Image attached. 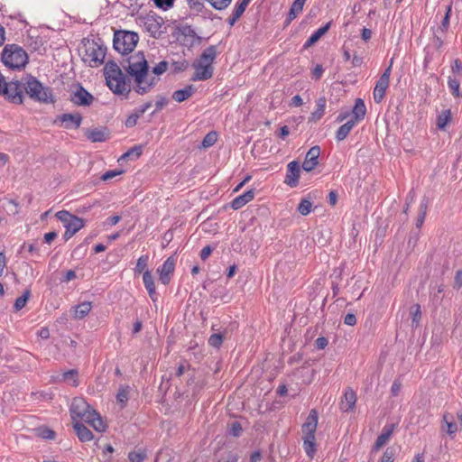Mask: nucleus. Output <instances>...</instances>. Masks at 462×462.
Returning <instances> with one entry per match:
<instances>
[{
    "instance_id": "1",
    "label": "nucleus",
    "mask_w": 462,
    "mask_h": 462,
    "mask_svg": "<svg viewBox=\"0 0 462 462\" xmlns=\"http://www.w3.org/2000/svg\"><path fill=\"white\" fill-rule=\"evenodd\" d=\"M127 71L134 79V90L139 95L149 93L160 81L149 74V65L142 52L131 56Z\"/></svg>"
},
{
    "instance_id": "2",
    "label": "nucleus",
    "mask_w": 462,
    "mask_h": 462,
    "mask_svg": "<svg viewBox=\"0 0 462 462\" xmlns=\"http://www.w3.org/2000/svg\"><path fill=\"white\" fill-rule=\"evenodd\" d=\"M70 414L74 422L78 421L77 420H83L98 432H104L106 429L101 416L81 397L72 400Z\"/></svg>"
},
{
    "instance_id": "3",
    "label": "nucleus",
    "mask_w": 462,
    "mask_h": 462,
    "mask_svg": "<svg viewBox=\"0 0 462 462\" xmlns=\"http://www.w3.org/2000/svg\"><path fill=\"white\" fill-rule=\"evenodd\" d=\"M104 75L107 87L115 94L128 95L131 90L130 85L126 82L125 76L116 62L109 61L105 65Z\"/></svg>"
},
{
    "instance_id": "4",
    "label": "nucleus",
    "mask_w": 462,
    "mask_h": 462,
    "mask_svg": "<svg viewBox=\"0 0 462 462\" xmlns=\"http://www.w3.org/2000/svg\"><path fill=\"white\" fill-rule=\"evenodd\" d=\"M217 47L211 45L206 48L199 58L193 62L195 72L191 78L193 81L209 79L214 71L213 62L217 57Z\"/></svg>"
},
{
    "instance_id": "5",
    "label": "nucleus",
    "mask_w": 462,
    "mask_h": 462,
    "mask_svg": "<svg viewBox=\"0 0 462 462\" xmlns=\"http://www.w3.org/2000/svg\"><path fill=\"white\" fill-rule=\"evenodd\" d=\"M25 93L34 101L52 103L53 96L49 87L43 86L35 77L27 75L23 78Z\"/></svg>"
},
{
    "instance_id": "6",
    "label": "nucleus",
    "mask_w": 462,
    "mask_h": 462,
    "mask_svg": "<svg viewBox=\"0 0 462 462\" xmlns=\"http://www.w3.org/2000/svg\"><path fill=\"white\" fill-rule=\"evenodd\" d=\"M3 63L13 69H21L28 63L26 51L17 44H7L2 52Z\"/></svg>"
},
{
    "instance_id": "7",
    "label": "nucleus",
    "mask_w": 462,
    "mask_h": 462,
    "mask_svg": "<svg viewBox=\"0 0 462 462\" xmlns=\"http://www.w3.org/2000/svg\"><path fill=\"white\" fill-rule=\"evenodd\" d=\"M106 51L102 44L88 40L83 42L82 60L90 67H98L104 62Z\"/></svg>"
},
{
    "instance_id": "8",
    "label": "nucleus",
    "mask_w": 462,
    "mask_h": 462,
    "mask_svg": "<svg viewBox=\"0 0 462 462\" xmlns=\"http://www.w3.org/2000/svg\"><path fill=\"white\" fill-rule=\"evenodd\" d=\"M138 41L139 36L136 32L119 31L114 34L113 45L116 51L125 55L134 51Z\"/></svg>"
},
{
    "instance_id": "9",
    "label": "nucleus",
    "mask_w": 462,
    "mask_h": 462,
    "mask_svg": "<svg viewBox=\"0 0 462 462\" xmlns=\"http://www.w3.org/2000/svg\"><path fill=\"white\" fill-rule=\"evenodd\" d=\"M56 217L59 220H60V222H62L64 227L66 228L64 234L66 239L73 236L85 226V222L82 218L74 216L66 210H60L57 212Z\"/></svg>"
},
{
    "instance_id": "10",
    "label": "nucleus",
    "mask_w": 462,
    "mask_h": 462,
    "mask_svg": "<svg viewBox=\"0 0 462 462\" xmlns=\"http://www.w3.org/2000/svg\"><path fill=\"white\" fill-rule=\"evenodd\" d=\"M23 80L6 82L1 95L14 104H22L23 101Z\"/></svg>"
},
{
    "instance_id": "11",
    "label": "nucleus",
    "mask_w": 462,
    "mask_h": 462,
    "mask_svg": "<svg viewBox=\"0 0 462 462\" xmlns=\"http://www.w3.org/2000/svg\"><path fill=\"white\" fill-rule=\"evenodd\" d=\"M391 66H389L384 72L381 75L379 79L377 80L375 87L374 88L373 96L375 103L379 104L383 101L385 92L389 88L390 84V76H391Z\"/></svg>"
},
{
    "instance_id": "12",
    "label": "nucleus",
    "mask_w": 462,
    "mask_h": 462,
    "mask_svg": "<svg viewBox=\"0 0 462 462\" xmlns=\"http://www.w3.org/2000/svg\"><path fill=\"white\" fill-rule=\"evenodd\" d=\"M162 18L156 15H149L143 22L144 29L154 38L159 37L162 33Z\"/></svg>"
},
{
    "instance_id": "13",
    "label": "nucleus",
    "mask_w": 462,
    "mask_h": 462,
    "mask_svg": "<svg viewBox=\"0 0 462 462\" xmlns=\"http://www.w3.org/2000/svg\"><path fill=\"white\" fill-rule=\"evenodd\" d=\"M176 260L173 257L167 258L162 265L157 269L160 281L163 284H169L175 269Z\"/></svg>"
},
{
    "instance_id": "14",
    "label": "nucleus",
    "mask_w": 462,
    "mask_h": 462,
    "mask_svg": "<svg viewBox=\"0 0 462 462\" xmlns=\"http://www.w3.org/2000/svg\"><path fill=\"white\" fill-rule=\"evenodd\" d=\"M318 412L316 410H311L302 425L303 438H315V432L318 426Z\"/></svg>"
},
{
    "instance_id": "15",
    "label": "nucleus",
    "mask_w": 462,
    "mask_h": 462,
    "mask_svg": "<svg viewBox=\"0 0 462 462\" xmlns=\"http://www.w3.org/2000/svg\"><path fill=\"white\" fill-rule=\"evenodd\" d=\"M300 171V164L298 162L292 161L289 162L284 183L291 188L297 187L299 184Z\"/></svg>"
},
{
    "instance_id": "16",
    "label": "nucleus",
    "mask_w": 462,
    "mask_h": 462,
    "mask_svg": "<svg viewBox=\"0 0 462 462\" xmlns=\"http://www.w3.org/2000/svg\"><path fill=\"white\" fill-rule=\"evenodd\" d=\"M70 100L78 106H90L94 97L83 87L79 86L76 91L71 94Z\"/></svg>"
},
{
    "instance_id": "17",
    "label": "nucleus",
    "mask_w": 462,
    "mask_h": 462,
    "mask_svg": "<svg viewBox=\"0 0 462 462\" xmlns=\"http://www.w3.org/2000/svg\"><path fill=\"white\" fill-rule=\"evenodd\" d=\"M180 36L182 37L183 44L194 46L200 43L201 38L189 25H184L179 29Z\"/></svg>"
},
{
    "instance_id": "18",
    "label": "nucleus",
    "mask_w": 462,
    "mask_h": 462,
    "mask_svg": "<svg viewBox=\"0 0 462 462\" xmlns=\"http://www.w3.org/2000/svg\"><path fill=\"white\" fill-rule=\"evenodd\" d=\"M320 154V148L319 146H313L311 147L306 156L305 160L302 163V168L306 171H311L319 163V157Z\"/></svg>"
},
{
    "instance_id": "19",
    "label": "nucleus",
    "mask_w": 462,
    "mask_h": 462,
    "mask_svg": "<svg viewBox=\"0 0 462 462\" xmlns=\"http://www.w3.org/2000/svg\"><path fill=\"white\" fill-rule=\"evenodd\" d=\"M58 119L67 129L79 128L82 121L79 114H63Z\"/></svg>"
},
{
    "instance_id": "20",
    "label": "nucleus",
    "mask_w": 462,
    "mask_h": 462,
    "mask_svg": "<svg viewBox=\"0 0 462 462\" xmlns=\"http://www.w3.org/2000/svg\"><path fill=\"white\" fill-rule=\"evenodd\" d=\"M143 282L145 289L148 291V294L152 301H156L158 299V295L156 292V288L154 284V281L152 275V273L149 270H146L143 274Z\"/></svg>"
},
{
    "instance_id": "21",
    "label": "nucleus",
    "mask_w": 462,
    "mask_h": 462,
    "mask_svg": "<svg viewBox=\"0 0 462 462\" xmlns=\"http://www.w3.org/2000/svg\"><path fill=\"white\" fill-rule=\"evenodd\" d=\"M356 402V394L352 389L346 391L343 400L340 403V409L344 412L351 411Z\"/></svg>"
},
{
    "instance_id": "22",
    "label": "nucleus",
    "mask_w": 462,
    "mask_h": 462,
    "mask_svg": "<svg viewBox=\"0 0 462 462\" xmlns=\"http://www.w3.org/2000/svg\"><path fill=\"white\" fill-rule=\"evenodd\" d=\"M254 198V189H249L245 191L244 194L237 196L231 202V207L234 209H239L244 207L248 202L252 201Z\"/></svg>"
},
{
    "instance_id": "23",
    "label": "nucleus",
    "mask_w": 462,
    "mask_h": 462,
    "mask_svg": "<svg viewBox=\"0 0 462 462\" xmlns=\"http://www.w3.org/2000/svg\"><path fill=\"white\" fill-rule=\"evenodd\" d=\"M393 431V425L385 426L382 433L377 437L375 443L373 447L374 450L380 449L383 446H384L388 440L390 439Z\"/></svg>"
},
{
    "instance_id": "24",
    "label": "nucleus",
    "mask_w": 462,
    "mask_h": 462,
    "mask_svg": "<svg viewBox=\"0 0 462 462\" xmlns=\"http://www.w3.org/2000/svg\"><path fill=\"white\" fill-rule=\"evenodd\" d=\"M442 429L445 430L449 436H453L458 430L457 422L452 414H444Z\"/></svg>"
},
{
    "instance_id": "25",
    "label": "nucleus",
    "mask_w": 462,
    "mask_h": 462,
    "mask_svg": "<svg viewBox=\"0 0 462 462\" xmlns=\"http://www.w3.org/2000/svg\"><path fill=\"white\" fill-rule=\"evenodd\" d=\"M86 136L92 143L105 142L108 137V133L105 129H89L86 132Z\"/></svg>"
},
{
    "instance_id": "26",
    "label": "nucleus",
    "mask_w": 462,
    "mask_h": 462,
    "mask_svg": "<svg viewBox=\"0 0 462 462\" xmlns=\"http://www.w3.org/2000/svg\"><path fill=\"white\" fill-rule=\"evenodd\" d=\"M74 430L77 432L79 439L83 441H90L93 439L92 432L81 422L75 421L73 424Z\"/></svg>"
},
{
    "instance_id": "27",
    "label": "nucleus",
    "mask_w": 462,
    "mask_h": 462,
    "mask_svg": "<svg viewBox=\"0 0 462 462\" xmlns=\"http://www.w3.org/2000/svg\"><path fill=\"white\" fill-rule=\"evenodd\" d=\"M194 92H195L194 87L191 85H189V86H186L182 89L174 91L172 94V98L176 102L180 103V102H183V101L189 99L194 94Z\"/></svg>"
},
{
    "instance_id": "28",
    "label": "nucleus",
    "mask_w": 462,
    "mask_h": 462,
    "mask_svg": "<svg viewBox=\"0 0 462 462\" xmlns=\"http://www.w3.org/2000/svg\"><path fill=\"white\" fill-rule=\"evenodd\" d=\"M330 23H326L324 26L315 31L310 37L304 43L305 48H309L315 44L329 29Z\"/></svg>"
},
{
    "instance_id": "29",
    "label": "nucleus",
    "mask_w": 462,
    "mask_h": 462,
    "mask_svg": "<svg viewBox=\"0 0 462 462\" xmlns=\"http://www.w3.org/2000/svg\"><path fill=\"white\" fill-rule=\"evenodd\" d=\"M356 125V120L354 119H349L346 123L342 125L337 131V140L343 141L344 139H346Z\"/></svg>"
},
{
    "instance_id": "30",
    "label": "nucleus",
    "mask_w": 462,
    "mask_h": 462,
    "mask_svg": "<svg viewBox=\"0 0 462 462\" xmlns=\"http://www.w3.org/2000/svg\"><path fill=\"white\" fill-rule=\"evenodd\" d=\"M366 113V107L365 102L361 98H357L356 100L355 106L353 108L354 116L351 119L356 120V124L357 121L363 119Z\"/></svg>"
},
{
    "instance_id": "31",
    "label": "nucleus",
    "mask_w": 462,
    "mask_h": 462,
    "mask_svg": "<svg viewBox=\"0 0 462 462\" xmlns=\"http://www.w3.org/2000/svg\"><path fill=\"white\" fill-rule=\"evenodd\" d=\"M92 309V303L90 301H84L75 307L74 318L81 319L86 317Z\"/></svg>"
},
{
    "instance_id": "32",
    "label": "nucleus",
    "mask_w": 462,
    "mask_h": 462,
    "mask_svg": "<svg viewBox=\"0 0 462 462\" xmlns=\"http://www.w3.org/2000/svg\"><path fill=\"white\" fill-rule=\"evenodd\" d=\"M460 79L456 76H449L448 79V86L449 90L451 91L452 95L455 97H460Z\"/></svg>"
},
{
    "instance_id": "33",
    "label": "nucleus",
    "mask_w": 462,
    "mask_h": 462,
    "mask_svg": "<svg viewBox=\"0 0 462 462\" xmlns=\"http://www.w3.org/2000/svg\"><path fill=\"white\" fill-rule=\"evenodd\" d=\"M62 380L70 386L77 387L79 385V372L71 369L62 374Z\"/></svg>"
},
{
    "instance_id": "34",
    "label": "nucleus",
    "mask_w": 462,
    "mask_h": 462,
    "mask_svg": "<svg viewBox=\"0 0 462 462\" xmlns=\"http://www.w3.org/2000/svg\"><path fill=\"white\" fill-rule=\"evenodd\" d=\"M326 103L327 101L325 97H319L316 101V109L311 113V118L314 121L319 120L323 116L325 113Z\"/></svg>"
},
{
    "instance_id": "35",
    "label": "nucleus",
    "mask_w": 462,
    "mask_h": 462,
    "mask_svg": "<svg viewBox=\"0 0 462 462\" xmlns=\"http://www.w3.org/2000/svg\"><path fill=\"white\" fill-rule=\"evenodd\" d=\"M303 448L310 458L316 453V438H303Z\"/></svg>"
},
{
    "instance_id": "36",
    "label": "nucleus",
    "mask_w": 462,
    "mask_h": 462,
    "mask_svg": "<svg viewBox=\"0 0 462 462\" xmlns=\"http://www.w3.org/2000/svg\"><path fill=\"white\" fill-rule=\"evenodd\" d=\"M246 6L241 2L237 3L233 10L231 16L228 18V23L230 25H234L235 23L244 14Z\"/></svg>"
},
{
    "instance_id": "37",
    "label": "nucleus",
    "mask_w": 462,
    "mask_h": 462,
    "mask_svg": "<svg viewBox=\"0 0 462 462\" xmlns=\"http://www.w3.org/2000/svg\"><path fill=\"white\" fill-rule=\"evenodd\" d=\"M451 113L450 110L442 111L437 118V126L440 130H444L448 123L450 121Z\"/></svg>"
},
{
    "instance_id": "38",
    "label": "nucleus",
    "mask_w": 462,
    "mask_h": 462,
    "mask_svg": "<svg viewBox=\"0 0 462 462\" xmlns=\"http://www.w3.org/2000/svg\"><path fill=\"white\" fill-rule=\"evenodd\" d=\"M427 208H428V202H427V200L423 199L420 202L419 214H418V217L416 219V227L417 228H420L424 223L426 213H427Z\"/></svg>"
},
{
    "instance_id": "39",
    "label": "nucleus",
    "mask_w": 462,
    "mask_h": 462,
    "mask_svg": "<svg viewBox=\"0 0 462 462\" xmlns=\"http://www.w3.org/2000/svg\"><path fill=\"white\" fill-rule=\"evenodd\" d=\"M147 457V454L143 449L131 451L128 454L130 462H143Z\"/></svg>"
},
{
    "instance_id": "40",
    "label": "nucleus",
    "mask_w": 462,
    "mask_h": 462,
    "mask_svg": "<svg viewBox=\"0 0 462 462\" xmlns=\"http://www.w3.org/2000/svg\"><path fill=\"white\" fill-rule=\"evenodd\" d=\"M30 295H31L30 290H26V291H24V292L23 293V295L21 297L16 299V300L14 302V308L16 311L21 310L26 305V303L30 298Z\"/></svg>"
},
{
    "instance_id": "41",
    "label": "nucleus",
    "mask_w": 462,
    "mask_h": 462,
    "mask_svg": "<svg viewBox=\"0 0 462 462\" xmlns=\"http://www.w3.org/2000/svg\"><path fill=\"white\" fill-rule=\"evenodd\" d=\"M148 261L149 256L147 254L140 256L134 268L135 273H143L147 270Z\"/></svg>"
},
{
    "instance_id": "42",
    "label": "nucleus",
    "mask_w": 462,
    "mask_h": 462,
    "mask_svg": "<svg viewBox=\"0 0 462 462\" xmlns=\"http://www.w3.org/2000/svg\"><path fill=\"white\" fill-rule=\"evenodd\" d=\"M128 395H129V386H122L120 387L117 394H116V400L121 404L122 407H124L127 401H128Z\"/></svg>"
},
{
    "instance_id": "43",
    "label": "nucleus",
    "mask_w": 462,
    "mask_h": 462,
    "mask_svg": "<svg viewBox=\"0 0 462 462\" xmlns=\"http://www.w3.org/2000/svg\"><path fill=\"white\" fill-rule=\"evenodd\" d=\"M168 65V62L165 60L160 61L158 64H156L152 70V73L153 74L152 77L160 79V76L167 71Z\"/></svg>"
},
{
    "instance_id": "44",
    "label": "nucleus",
    "mask_w": 462,
    "mask_h": 462,
    "mask_svg": "<svg viewBox=\"0 0 462 462\" xmlns=\"http://www.w3.org/2000/svg\"><path fill=\"white\" fill-rule=\"evenodd\" d=\"M311 209H312V203L309 199H302L298 206V211L302 216L309 215L311 212Z\"/></svg>"
},
{
    "instance_id": "45",
    "label": "nucleus",
    "mask_w": 462,
    "mask_h": 462,
    "mask_svg": "<svg viewBox=\"0 0 462 462\" xmlns=\"http://www.w3.org/2000/svg\"><path fill=\"white\" fill-rule=\"evenodd\" d=\"M217 140V134L214 131L209 132L206 134L202 141V146L205 148H208L216 143Z\"/></svg>"
},
{
    "instance_id": "46",
    "label": "nucleus",
    "mask_w": 462,
    "mask_h": 462,
    "mask_svg": "<svg viewBox=\"0 0 462 462\" xmlns=\"http://www.w3.org/2000/svg\"><path fill=\"white\" fill-rule=\"evenodd\" d=\"M155 6L159 9H162L163 11H167L169 9H171L173 5H174V2L175 0H152Z\"/></svg>"
},
{
    "instance_id": "47",
    "label": "nucleus",
    "mask_w": 462,
    "mask_h": 462,
    "mask_svg": "<svg viewBox=\"0 0 462 462\" xmlns=\"http://www.w3.org/2000/svg\"><path fill=\"white\" fill-rule=\"evenodd\" d=\"M215 9H226L232 2V0H207Z\"/></svg>"
},
{
    "instance_id": "48",
    "label": "nucleus",
    "mask_w": 462,
    "mask_h": 462,
    "mask_svg": "<svg viewBox=\"0 0 462 462\" xmlns=\"http://www.w3.org/2000/svg\"><path fill=\"white\" fill-rule=\"evenodd\" d=\"M223 343V337L221 334H213L208 338V344L211 346L218 348Z\"/></svg>"
},
{
    "instance_id": "49",
    "label": "nucleus",
    "mask_w": 462,
    "mask_h": 462,
    "mask_svg": "<svg viewBox=\"0 0 462 462\" xmlns=\"http://www.w3.org/2000/svg\"><path fill=\"white\" fill-rule=\"evenodd\" d=\"M411 314L412 316V324H415L417 326L421 317L420 305H414L411 308Z\"/></svg>"
},
{
    "instance_id": "50",
    "label": "nucleus",
    "mask_w": 462,
    "mask_h": 462,
    "mask_svg": "<svg viewBox=\"0 0 462 462\" xmlns=\"http://www.w3.org/2000/svg\"><path fill=\"white\" fill-rule=\"evenodd\" d=\"M450 14H451V5H448L446 14L441 22V26L439 28L442 32H445L448 28Z\"/></svg>"
},
{
    "instance_id": "51",
    "label": "nucleus",
    "mask_w": 462,
    "mask_h": 462,
    "mask_svg": "<svg viewBox=\"0 0 462 462\" xmlns=\"http://www.w3.org/2000/svg\"><path fill=\"white\" fill-rule=\"evenodd\" d=\"M451 70L453 76L462 78V62L459 60H456L451 66Z\"/></svg>"
},
{
    "instance_id": "52",
    "label": "nucleus",
    "mask_w": 462,
    "mask_h": 462,
    "mask_svg": "<svg viewBox=\"0 0 462 462\" xmlns=\"http://www.w3.org/2000/svg\"><path fill=\"white\" fill-rule=\"evenodd\" d=\"M169 103L167 97L163 96H158L155 101V111L152 113H156L160 110H162L165 106H167Z\"/></svg>"
},
{
    "instance_id": "53",
    "label": "nucleus",
    "mask_w": 462,
    "mask_h": 462,
    "mask_svg": "<svg viewBox=\"0 0 462 462\" xmlns=\"http://www.w3.org/2000/svg\"><path fill=\"white\" fill-rule=\"evenodd\" d=\"M242 432V426L238 421H234L230 425L229 434L234 437H238Z\"/></svg>"
},
{
    "instance_id": "54",
    "label": "nucleus",
    "mask_w": 462,
    "mask_h": 462,
    "mask_svg": "<svg viewBox=\"0 0 462 462\" xmlns=\"http://www.w3.org/2000/svg\"><path fill=\"white\" fill-rule=\"evenodd\" d=\"M123 172H124V171H122V170H119V171H117V170L107 171L106 172H105L102 175L101 180L106 181V180H112L113 178H115L116 176L121 175Z\"/></svg>"
},
{
    "instance_id": "55",
    "label": "nucleus",
    "mask_w": 462,
    "mask_h": 462,
    "mask_svg": "<svg viewBox=\"0 0 462 462\" xmlns=\"http://www.w3.org/2000/svg\"><path fill=\"white\" fill-rule=\"evenodd\" d=\"M140 116L134 111L132 115H130L125 120L126 127H133L136 125Z\"/></svg>"
},
{
    "instance_id": "56",
    "label": "nucleus",
    "mask_w": 462,
    "mask_h": 462,
    "mask_svg": "<svg viewBox=\"0 0 462 462\" xmlns=\"http://www.w3.org/2000/svg\"><path fill=\"white\" fill-rule=\"evenodd\" d=\"M394 452L392 448H387L381 458L380 462H393Z\"/></svg>"
},
{
    "instance_id": "57",
    "label": "nucleus",
    "mask_w": 462,
    "mask_h": 462,
    "mask_svg": "<svg viewBox=\"0 0 462 462\" xmlns=\"http://www.w3.org/2000/svg\"><path fill=\"white\" fill-rule=\"evenodd\" d=\"M323 67L319 64L316 65L312 70V76L315 79H319L323 74Z\"/></svg>"
},
{
    "instance_id": "58",
    "label": "nucleus",
    "mask_w": 462,
    "mask_h": 462,
    "mask_svg": "<svg viewBox=\"0 0 462 462\" xmlns=\"http://www.w3.org/2000/svg\"><path fill=\"white\" fill-rule=\"evenodd\" d=\"M344 323L348 326H354L356 323V318L354 314L348 313L344 318Z\"/></svg>"
},
{
    "instance_id": "59",
    "label": "nucleus",
    "mask_w": 462,
    "mask_h": 462,
    "mask_svg": "<svg viewBox=\"0 0 462 462\" xmlns=\"http://www.w3.org/2000/svg\"><path fill=\"white\" fill-rule=\"evenodd\" d=\"M152 106L151 102H146L143 105L140 106L139 107L135 108V112L142 116Z\"/></svg>"
},
{
    "instance_id": "60",
    "label": "nucleus",
    "mask_w": 462,
    "mask_h": 462,
    "mask_svg": "<svg viewBox=\"0 0 462 462\" xmlns=\"http://www.w3.org/2000/svg\"><path fill=\"white\" fill-rule=\"evenodd\" d=\"M300 13H301V11H296V7L291 5V10H290L289 14H288L287 23H290Z\"/></svg>"
},
{
    "instance_id": "61",
    "label": "nucleus",
    "mask_w": 462,
    "mask_h": 462,
    "mask_svg": "<svg viewBox=\"0 0 462 462\" xmlns=\"http://www.w3.org/2000/svg\"><path fill=\"white\" fill-rule=\"evenodd\" d=\"M212 253V248L209 245H207L202 248L200 252V258L202 260H206Z\"/></svg>"
},
{
    "instance_id": "62",
    "label": "nucleus",
    "mask_w": 462,
    "mask_h": 462,
    "mask_svg": "<svg viewBox=\"0 0 462 462\" xmlns=\"http://www.w3.org/2000/svg\"><path fill=\"white\" fill-rule=\"evenodd\" d=\"M57 233L54 231L46 233L44 235V242L47 244H51L57 237Z\"/></svg>"
},
{
    "instance_id": "63",
    "label": "nucleus",
    "mask_w": 462,
    "mask_h": 462,
    "mask_svg": "<svg viewBox=\"0 0 462 462\" xmlns=\"http://www.w3.org/2000/svg\"><path fill=\"white\" fill-rule=\"evenodd\" d=\"M328 345V340L327 338L321 337H318L317 340H316V346L319 349H323L327 346Z\"/></svg>"
},
{
    "instance_id": "64",
    "label": "nucleus",
    "mask_w": 462,
    "mask_h": 462,
    "mask_svg": "<svg viewBox=\"0 0 462 462\" xmlns=\"http://www.w3.org/2000/svg\"><path fill=\"white\" fill-rule=\"evenodd\" d=\"M455 286L460 288L462 286V271H457L455 276Z\"/></svg>"
}]
</instances>
